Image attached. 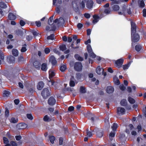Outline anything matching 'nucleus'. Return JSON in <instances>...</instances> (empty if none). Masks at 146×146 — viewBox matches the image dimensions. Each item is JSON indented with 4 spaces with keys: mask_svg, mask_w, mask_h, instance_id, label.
Wrapping results in <instances>:
<instances>
[{
    "mask_svg": "<svg viewBox=\"0 0 146 146\" xmlns=\"http://www.w3.org/2000/svg\"><path fill=\"white\" fill-rule=\"evenodd\" d=\"M18 70L17 69L14 68L12 72L11 75L7 74L5 76L9 80H13L17 78L18 76Z\"/></svg>",
    "mask_w": 146,
    "mask_h": 146,
    "instance_id": "nucleus-1",
    "label": "nucleus"
},
{
    "mask_svg": "<svg viewBox=\"0 0 146 146\" xmlns=\"http://www.w3.org/2000/svg\"><path fill=\"white\" fill-rule=\"evenodd\" d=\"M75 70L77 71H80L82 69V63L80 62H77L75 63L74 66Z\"/></svg>",
    "mask_w": 146,
    "mask_h": 146,
    "instance_id": "nucleus-2",
    "label": "nucleus"
},
{
    "mask_svg": "<svg viewBox=\"0 0 146 146\" xmlns=\"http://www.w3.org/2000/svg\"><path fill=\"white\" fill-rule=\"evenodd\" d=\"M127 12L128 14H131V13L130 9H127L126 10V7H123L122 8V11L119 12L118 13L119 15H125Z\"/></svg>",
    "mask_w": 146,
    "mask_h": 146,
    "instance_id": "nucleus-3",
    "label": "nucleus"
},
{
    "mask_svg": "<svg viewBox=\"0 0 146 146\" xmlns=\"http://www.w3.org/2000/svg\"><path fill=\"white\" fill-rule=\"evenodd\" d=\"M56 100L54 97L51 96L48 99V104L50 106H53L55 104Z\"/></svg>",
    "mask_w": 146,
    "mask_h": 146,
    "instance_id": "nucleus-4",
    "label": "nucleus"
},
{
    "mask_svg": "<svg viewBox=\"0 0 146 146\" xmlns=\"http://www.w3.org/2000/svg\"><path fill=\"white\" fill-rule=\"evenodd\" d=\"M132 40L133 42H137L138 41L139 39V35L137 34H134L133 33H131Z\"/></svg>",
    "mask_w": 146,
    "mask_h": 146,
    "instance_id": "nucleus-5",
    "label": "nucleus"
},
{
    "mask_svg": "<svg viewBox=\"0 0 146 146\" xmlns=\"http://www.w3.org/2000/svg\"><path fill=\"white\" fill-rule=\"evenodd\" d=\"M7 60L9 64L13 63L15 62V58L12 55L7 57Z\"/></svg>",
    "mask_w": 146,
    "mask_h": 146,
    "instance_id": "nucleus-6",
    "label": "nucleus"
},
{
    "mask_svg": "<svg viewBox=\"0 0 146 146\" xmlns=\"http://www.w3.org/2000/svg\"><path fill=\"white\" fill-rule=\"evenodd\" d=\"M123 62V60L122 59H118L115 61V66L118 68H120L121 67Z\"/></svg>",
    "mask_w": 146,
    "mask_h": 146,
    "instance_id": "nucleus-7",
    "label": "nucleus"
},
{
    "mask_svg": "<svg viewBox=\"0 0 146 146\" xmlns=\"http://www.w3.org/2000/svg\"><path fill=\"white\" fill-rule=\"evenodd\" d=\"M44 86V83L42 81H40L38 83L37 88L38 90H40L43 88Z\"/></svg>",
    "mask_w": 146,
    "mask_h": 146,
    "instance_id": "nucleus-8",
    "label": "nucleus"
},
{
    "mask_svg": "<svg viewBox=\"0 0 146 146\" xmlns=\"http://www.w3.org/2000/svg\"><path fill=\"white\" fill-rule=\"evenodd\" d=\"M49 60L51 62V63L53 65H54L56 64V61L54 56H51L50 57Z\"/></svg>",
    "mask_w": 146,
    "mask_h": 146,
    "instance_id": "nucleus-9",
    "label": "nucleus"
},
{
    "mask_svg": "<svg viewBox=\"0 0 146 146\" xmlns=\"http://www.w3.org/2000/svg\"><path fill=\"white\" fill-rule=\"evenodd\" d=\"M131 33H134L135 32L136 27L135 24L133 22H131Z\"/></svg>",
    "mask_w": 146,
    "mask_h": 146,
    "instance_id": "nucleus-10",
    "label": "nucleus"
},
{
    "mask_svg": "<svg viewBox=\"0 0 146 146\" xmlns=\"http://www.w3.org/2000/svg\"><path fill=\"white\" fill-rule=\"evenodd\" d=\"M8 17L9 19L10 20H14L16 18V16L12 13H9Z\"/></svg>",
    "mask_w": 146,
    "mask_h": 146,
    "instance_id": "nucleus-11",
    "label": "nucleus"
},
{
    "mask_svg": "<svg viewBox=\"0 0 146 146\" xmlns=\"http://www.w3.org/2000/svg\"><path fill=\"white\" fill-rule=\"evenodd\" d=\"M93 5V2L92 0L88 1L86 4L87 7L89 9L92 8Z\"/></svg>",
    "mask_w": 146,
    "mask_h": 146,
    "instance_id": "nucleus-12",
    "label": "nucleus"
},
{
    "mask_svg": "<svg viewBox=\"0 0 146 146\" xmlns=\"http://www.w3.org/2000/svg\"><path fill=\"white\" fill-rule=\"evenodd\" d=\"M117 111L118 112H120L122 115L124 114L125 112V109L121 107H119L117 108Z\"/></svg>",
    "mask_w": 146,
    "mask_h": 146,
    "instance_id": "nucleus-13",
    "label": "nucleus"
},
{
    "mask_svg": "<svg viewBox=\"0 0 146 146\" xmlns=\"http://www.w3.org/2000/svg\"><path fill=\"white\" fill-rule=\"evenodd\" d=\"M41 95L44 98H46L50 95L49 92H42Z\"/></svg>",
    "mask_w": 146,
    "mask_h": 146,
    "instance_id": "nucleus-14",
    "label": "nucleus"
},
{
    "mask_svg": "<svg viewBox=\"0 0 146 146\" xmlns=\"http://www.w3.org/2000/svg\"><path fill=\"white\" fill-rule=\"evenodd\" d=\"M74 77L73 76H72L70 79V81L69 83L70 85V86L74 87L75 85V83L74 81Z\"/></svg>",
    "mask_w": 146,
    "mask_h": 146,
    "instance_id": "nucleus-15",
    "label": "nucleus"
},
{
    "mask_svg": "<svg viewBox=\"0 0 146 146\" xmlns=\"http://www.w3.org/2000/svg\"><path fill=\"white\" fill-rule=\"evenodd\" d=\"M103 71V70L100 66L97 67L96 69V72L98 74H100Z\"/></svg>",
    "mask_w": 146,
    "mask_h": 146,
    "instance_id": "nucleus-16",
    "label": "nucleus"
},
{
    "mask_svg": "<svg viewBox=\"0 0 146 146\" xmlns=\"http://www.w3.org/2000/svg\"><path fill=\"white\" fill-rule=\"evenodd\" d=\"M12 54L15 56H17L18 55V51L16 49H13L12 50Z\"/></svg>",
    "mask_w": 146,
    "mask_h": 146,
    "instance_id": "nucleus-17",
    "label": "nucleus"
},
{
    "mask_svg": "<svg viewBox=\"0 0 146 146\" xmlns=\"http://www.w3.org/2000/svg\"><path fill=\"white\" fill-rule=\"evenodd\" d=\"M27 127V125L24 123H19V129H24Z\"/></svg>",
    "mask_w": 146,
    "mask_h": 146,
    "instance_id": "nucleus-18",
    "label": "nucleus"
},
{
    "mask_svg": "<svg viewBox=\"0 0 146 146\" xmlns=\"http://www.w3.org/2000/svg\"><path fill=\"white\" fill-rule=\"evenodd\" d=\"M113 81L116 85H118L120 84V82L118 78L116 76H114L113 77Z\"/></svg>",
    "mask_w": 146,
    "mask_h": 146,
    "instance_id": "nucleus-19",
    "label": "nucleus"
},
{
    "mask_svg": "<svg viewBox=\"0 0 146 146\" xmlns=\"http://www.w3.org/2000/svg\"><path fill=\"white\" fill-rule=\"evenodd\" d=\"M139 6L141 7H143L145 5L144 1L143 0H139L138 1Z\"/></svg>",
    "mask_w": 146,
    "mask_h": 146,
    "instance_id": "nucleus-20",
    "label": "nucleus"
},
{
    "mask_svg": "<svg viewBox=\"0 0 146 146\" xmlns=\"http://www.w3.org/2000/svg\"><path fill=\"white\" fill-rule=\"evenodd\" d=\"M93 17L94 19L93 21V23L95 24L98 21L99 17L98 15H95L93 16Z\"/></svg>",
    "mask_w": 146,
    "mask_h": 146,
    "instance_id": "nucleus-21",
    "label": "nucleus"
},
{
    "mask_svg": "<svg viewBox=\"0 0 146 146\" xmlns=\"http://www.w3.org/2000/svg\"><path fill=\"white\" fill-rule=\"evenodd\" d=\"M49 78L50 79L55 75V72L52 70H50L49 71Z\"/></svg>",
    "mask_w": 146,
    "mask_h": 146,
    "instance_id": "nucleus-22",
    "label": "nucleus"
},
{
    "mask_svg": "<svg viewBox=\"0 0 146 146\" xmlns=\"http://www.w3.org/2000/svg\"><path fill=\"white\" fill-rule=\"evenodd\" d=\"M33 65L36 68H38L40 66V64L38 61H35L34 62Z\"/></svg>",
    "mask_w": 146,
    "mask_h": 146,
    "instance_id": "nucleus-23",
    "label": "nucleus"
},
{
    "mask_svg": "<svg viewBox=\"0 0 146 146\" xmlns=\"http://www.w3.org/2000/svg\"><path fill=\"white\" fill-rule=\"evenodd\" d=\"M53 16L50 17L48 19V23L50 25H52L53 22Z\"/></svg>",
    "mask_w": 146,
    "mask_h": 146,
    "instance_id": "nucleus-24",
    "label": "nucleus"
},
{
    "mask_svg": "<svg viewBox=\"0 0 146 146\" xmlns=\"http://www.w3.org/2000/svg\"><path fill=\"white\" fill-rule=\"evenodd\" d=\"M10 121L11 123H15L18 122V119H15V117H12L10 120Z\"/></svg>",
    "mask_w": 146,
    "mask_h": 146,
    "instance_id": "nucleus-25",
    "label": "nucleus"
},
{
    "mask_svg": "<svg viewBox=\"0 0 146 146\" xmlns=\"http://www.w3.org/2000/svg\"><path fill=\"white\" fill-rule=\"evenodd\" d=\"M115 131L111 132L109 134V138L110 139L111 141L112 140V137L115 136Z\"/></svg>",
    "mask_w": 146,
    "mask_h": 146,
    "instance_id": "nucleus-26",
    "label": "nucleus"
},
{
    "mask_svg": "<svg viewBox=\"0 0 146 146\" xmlns=\"http://www.w3.org/2000/svg\"><path fill=\"white\" fill-rule=\"evenodd\" d=\"M120 104L121 106H126L127 105V102L125 100H122L120 102Z\"/></svg>",
    "mask_w": 146,
    "mask_h": 146,
    "instance_id": "nucleus-27",
    "label": "nucleus"
},
{
    "mask_svg": "<svg viewBox=\"0 0 146 146\" xmlns=\"http://www.w3.org/2000/svg\"><path fill=\"white\" fill-rule=\"evenodd\" d=\"M43 120L45 121H49L51 120V119L47 115H46L44 116Z\"/></svg>",
    "mask_w": 146,
    "mask_h": 146,
    "instance_id": "nucleus-28",
    "label": "nucleus"
},
{
    "mask_svg": "<svg viewBox=\"0 0 146 146\" xmlns=\"http://www.w3.org/2000/svg\"><path fill=\"white\" fill-rule=\"evenodd\" d=\"M87 47L88 52L89 54L93 52L91 46L90 44L88 45Z\"/></svg>",
    "mask_w": 146,
    "mask_h": 146,
    "instance_id": "nucleus-29",
    "label": "nucleus"
},
{
    "mask_svg": "<svg viewBox=\"0 0 146 146\" xmlns=\"http://www.w3.org/2000/svg\"><path fill=\"white\" fill-rule=\"evenodd\" d=\"M0 7L2 8H6L7 7V6L5 3L3 2H0Z\"/></svg>",
    "mask_w": 146,
    "mask_h": 146,
    "instance_id": "nucleus-30",
    "label": "nucleus"
},
{
    "mask_svg": "<svg viewBox=\"0 0 146 146\" xmlns=\"http://www.w3.org/2000/svg\"><path fill=\"white\" fill-rule=\"evenodd\" d=\"M117 127V124L116 123H114L113 126L111 127L113 131H116V129Z\"/></svg>",
    "mask_w": 146,
    "mask_h": 146,
    "instance_id": "nucleus-31",
    "label": "nucleus"
},
{
    "mask_svg": "<svg viewBox=\"0 0 146 146\" xmlns=\"http://www.w3.org/2000/svg\"><path fill=\"white\" fill-rule=\"evenodd\" d=\"M128 100L130 103L132 104L134 103L135 102L134 99L131 97H129L128 98Z\"/></svg>",
    "mask_w": 146,
    "mask_h": 146,
    "instance_id": "nucleus-32",
    "label": "nucleus"
},
{
    "mask_svg": "<svg viewBox=\"0 0 146 146\" xmlns=\"http://www.w3.org/2000/svg\"><path fill=\"white\" fill-rule=\"evenodd\" d=\"M75 57L76 59L79 61H82L83 60V58L81 57H80L78 54H76L75 55Z\"/></svg>",
    "mask_w": 146,
    "mask_h": 146,
    "instance_id": "nucleus-33",
    "label": "nucleus"
},
{
    "mask_svg": "<svg viewBox=\"0 0 146 146\" xmlns=\"http://www.w3.org/2000/svg\"><path fill=\"white\" fill-rule=\"evenodd\" d=\"M10 94V92H4L3 96V97H7L9 96Z\"/></svg>",
    "mask_w": 146,
    "mask_h": 146,
    "instance_id": "nucleus-34",
    "label": "nucleus"
},
{
    "mask_svg": "<svg viewBox=\"0 0 146 146\" xmlns=\"http://www.w3.org/2000/svg\"><path fill=\"white\" fill-rule=\"evenodd\" d=\"M47 68L46 65L45 64H43L42 65L41 69L44 71H46L47 70Z\"/></svg>",
    "mask_w": 146,
    "mask_h": 146,
    "instance_id": "nucleus-35",
    "label": "nucleus"
},
{
    "mask_svg": "<svg viewBox=\"0 0 146 146\" xmlns=\"http://www.w3.org/2000/svg\"><path fill=\"white\" fill-rule=\"evenodd\" d=\"M114 90V88L111 86H108L107 88V91H113Z\"/></svg>",
    "mask_w": 146,
    "mask_h": 146,
    "instance_id": "nucleus-36",
    "label": "nucleus"
},
{
    "mask_svg": "<svg viewBox=\"0 0 146 146\" xmlns=\"http://www.w3.org/2000/svg\"><path fill=\"white\" fill-rule=\"evenodd\" d=\"M50 142L52 144L54 143V141L55 140V137L54 136H50L49 137Z\"/></svg>",
    "mask_w": 146,
    "mask_h": 146,
    "instance_id": "nucleus-37",
    "label": "nucleus"
},
{
    "mask_svg": "<svg viewBox=\"0 0 146 146\" xmlns=\"http://www.w3.org/2000/svg\"><path fill=\"white\" fill-rule=\"evenodd\" d=\"M59 22H58V23L60 24H64V21L63 19V18L62 17L58 19Z\"/></svg>",
    "mask_w": 146,
    "mask_h": 146,
    "instance_id": "nucleus-38",
    "label": "nucleus"
},
{
    "mask_svg": "<svg viewBox=\"0 0 146 146\" xmlns=\"http://www.w3.org/2000/svg\"><path fill=\"white\" fill-rule=\"evenodd\" d=\"M66 69V67L65 65H63L61 66L60 67V70L62 71L63 72Z\"/></svg>",
    "mask_w": 146,
    "mask_h": 146,
    "instance_id": "nucleus-39",
    "label": "nucleus"
},
{
    "mask_svg": "<svg viewBox=\"0 0 146 146\" xmlns=\"http://www.w3.org/2000/svg\"><path fill=\"white\" fill-rule=\"evenodd\" d=\"M47 39V40H53L54 39V35L53 34H51L50 36H48Z\"/></svg>",
    "mask_w": 146,
    "mask_h": 146,
    "instance_id": "nucleus-40",
    "label": "nucleus"
},
{
    "mask_svg": "<svg viewBox=\"0 0 146 146\" xmlns=\"http://www.w3.org/2000/svg\"><path fill=\"white\" fill-rule=\"evenodd\" d=\"M60 50L62 51H64L66 50V48L65 45H62L60 47Z\"/></svg>",
    "mask_w": 146,
    "mask_h": 146,
    "instance_id": "nucleus-41",
    "label": "nucleus"
},
{
    "mask_svg": "<svg viewBox=\"0 0 146 146\" xmlns=\"http://www.w3.org/2000/svg\"><path fill=\"white\" fill-rule=\"evenodd\" d=\"M97 135L98 137H101L103 136V134L102 132L98 131L97 132Z\"/></svg>",
    "mask_w": 146,
    "mask_h": 146,
    "instance_id": "nucleus-42",
    "label": "nucleus"
},
{
    "mask_svg": "<svg viewBox=\"0 0 146 146\" xmlns=\"http://www.w3.org/2000/svg\"><path fill=\"white\" fill-rule=\"evenodd\" d=\"M26 45L25 44L24 46H23L21 50V52H25L27 50V49L26 48Z\"/></svg>",
    "mask_w": 146,
    "mask_h": 146,
    "instance_id": "nucleus-43",
    "label": "nucleus"
},
{
    "mask_svg": "<svg viewBox=\"0 0 146 146\" xmlns=\"http://www.w3.org/2000/svg\"><path fill=\"white\" fill-rule=\"evenodd\" d=\"M0 58L2 60H3L4 59V54L1 51H0Z\"/></svg>",
    "mask_w": 146,
    "mask_h": 146,
    "instance_id": "nucleus-44",
    "label": "nucleus"
},
{
    "mask_svg": "<svg viewBox=\"0 0 146 146\" xmlns=\"http://www.w3.org/2000/svg\"><path fill=\"white\" fill-rule=\"evenodd\" d=\"M135 49L137 51H139L141 48V46L140 45H137L135 46Z\"/></svg>",
    "mask_w": 146,
    "mask_h": 146,
    "instance_id": "nucleus-45",
    "label": "nucleus"
},
{
    "mask_svg": "<svg viewBox=\"0 0 146 146\" xmlns=\"http://www.w3.org/2000/svg\"><path fill=\"white\" fill-rule=\"evenodd\" d=\"M27 116L28 119L30 120H32L33 119V117L32 114L31 113L27 114Z\"/></svg>",
    "mask_w": 146,
    "mask_h": 146,
    "instance_id": "nucleus-46",
    "label": "nucleus"
},
{
    "mask_svg": "<svg viewBox=\"0 0 146 146\" xmlns=\"http://www.w3.org/2000/svg\"><path fill=\"white\" fill-rule=\"evenodd\" d=\"M4 143L5 144L8 143L9 142L8 139L6 137H3V138Z\"/></svg>",
    "mask_w": 146,
    "mask_h": 146,
    "instance_id": "nucleus-47",
    "label": "nucleus"
},
{
    "mask_svg": "<svg viewBox=\"0 0 146 146\" xmlns=\"http://www.w3.org/2000/svg\"><path fill=\"white\" fill-rule=\"evenodd\" d=\"M82 74L79 73H77L76 74V78L78 80L81 78Z\"/></svg>",
    "mask_w": 146,
    "mask_h": 146,
    "instance_id": "nucleus-48",
    "label": "nucleus"
},
{
    "mask_svg": "<svg viewBox=\"0 0 146 146\" xmlns=\"http://www.w3.org/2000/svg\"><path fill=\"white\" fill-rule=\"evenodd\" d=\"M9 110L7 108H6L5 111V116H6L8 117V116L9 115Z\"/></svg>",
    "mask_w": 146,
    "mask_h": 146,
    "instance_id": "nucleus-49",
    "label": "nucleus"
},
{
    "mask_svg": "<svg viewBox=\"0 0 146 146\" xmlns=\"http://www.w3.org/2000/svg\"><path fill=\"white\" fill-rule=\"evenodd\" d=\"M113 9L115 11H117L119 10V7L118 5H115L113 6Z\"/></svg>",
    "mask_w": 146,
    "mask_h": 146,
    "instance_id": "nucleus-50",
    "label": "nucleus"
},
{
    "mask_svg": "<svg viewBox=\"0 0 146 146\" xmlns=\"http://www.w3.org/2000/svg\"><path fill=\"white\" fill-rule=\"evenodd\" d=\"M10 143L12 146H17V144L15 141H11Z\"/></svg>",
    "mask_w": 146,
    "mask_h": 146,
    "instance_id": "nucleus-51",
    "label": "nucleus"
},
{
    "mask_svg": "<svg viewBox=\"0 0 146 146\" xmlns=\"http://www.w3.org/2000/svg\"><path fill=\"white\" fill-rule=\"evenodd\" d=\"M87 136L88 137H90L92 136V134L91 132L90 131H87Z\"/></svg>",
    "mask_w": 146,
    "mask_h": 146,
    "instance_id": "nucleus-52",
    "label": "nucleus"
},
{
    "mask_svg": "<svg viewBox=\"0 0 146 146\" xmlns=\"http://www.w3.org/2000/svg\"><path fill=\"white\" fill-rule=\"evenodd\" d=\"M7 37L9 39H11L10 40L11 41H13L14 40V39H12L13 38V36L12 35L9 34L8 35Z\"/></svg>",
    "mask_w": 146,
    "mask_h": 146,
    "instance_id": "nucleus-53",
    "label": "nucleus"
},
{
    "mask_svg": "<svg viewBox=\"0 0 146 146\" xmlns=\"http://www.w3.org/2000/svg\"><path fill=\"white\" fill-rule=\"evenodd\" d=\"M20 24L21 26H23L25 25V22L23 20H21L20 21Z\"/></svg>",
    "mask_w": 146,
    "mask_h": 146,
    "instance_id": "nucleus-54",
    "label": "nucleus"
},
{
    "mask_svg": "<svg viewBox=\"0 0 146 146\" xmlns=\"http://www.w3.org/2000/svg\"><path fill=\"white\" fill-rule=\"evenodd\" d=\"M50 50L48 48H46L44 49V52L46 54H47L50 52Z\"/></svg>",
    "mask_w": 146,
    "mask_h": 146,
    "instance_id": "nucleus-55",
    "label": "nucleus"
},
{
    "mask_svg": "<svg viewBox=\"0 0 146 146\" xmlns=\"http://www.w3.org/2000/svg\"><path fill=\"white\" fill-rule=\"evenodd\" d=\"M119 88L121 90L123 91L124 90L125 88V87L123 84L120 85Z\"/></svg>",
    "mask_w": 146,
    "mask_h": 146,
    "instance_id": "nucleus-56",
    "label": "nucleus"
},
{
    "mask_svg": "<svg viewBox=\"0 0 146 146\" xmlns=\"http://www.w3.org/2000/svg\"><path fill=\"white\" fill-rule=\"evenodd\" d=\"M129 64L125 65L123 66V68L124 70L127 69L129 67Z\"/></svg>",
    "mask_w": 146,
    "mask_h": 146,
    "instance_id": "nucleus-57",
    "label": "nucleus"
},
{
    "mask_svg": "<svg viewBox=\"0 0 146 146\" xmlns=\"http://www.w3.org/2000/svg\"><path fill=\"white\" fill-rule=\"evenodd\" d=\"M90 56L93 58H95L96 57V55L93 52L89 54Z\"/></svg>",
    "mask_w": 146,
    "mask_h": 146,
    "instance_id": "nucleus-58",
    "label": "nucleus"
},
{
    "mask_svg": "<svg viewBox=\"0 0 146 146\" xmlns=\"http://www.w3.org/2000/svg\"><path fill=\"white\" fill-rule=\"evenodd\" d=\"M80 91H85L86 90L85 88L83 86H81L80 88Z\"/></svg>",
    "mask_w": 146,
    "mask_h": 146,
    "instance_id": "nucleus-59",
    "label": "nucleus"
},
{
    "mask_svg": "<svg viewBox=\"0 0 146 146\" xmlns=\"http://www.w3.org/2000/svg\"><path fill=\"white\" fill-rule=\"evenodd\" d=\"M32 38V36L31 35H29L27 37V39L28 41L31 40Z\"/></svg>",
    "mask_w": 146,
    "mask_h": 146,
    "instance_id": "nucleus-60",
    "label": "nucleus"
},
{
    "mask_svg": "<svg viewBox=\"0 0 146 146\" xmlns=\"http://www.w3.org/2000/svg\"><path fill=\"white\" fill-rule=\"evenodd\" d=\"M74 109V108L72 106L69 107L68 108V110L70 111H72Z\"/></svg>",
    "mask_w": 146,
    "mask_h": 146,
    "instance_id": "nucleus-61",
    "label": "nucleus"
},
{
    "mask_svg": "<svg viewBox=\"0 0 146 146\" xmlns=\"http://www.w3.org/2000/svg\"><path fill=\"white\" fill-rule=\"evenodd\" d=\"M104 12L106 14L109 13L110 12V9H105Z\"/></svg>",
    "mask_w": 146,
    "mask_h": 146,
    "instance_id": "nucleus-62",
    "label": "nucleus"
},
{
    "mask_svg": "<svg viewBox=\"0 0 146 146\" xmlns=\"http://www.w3.org/2000/svg\"><path fill=\"white\" fill-rule=\"evenodd\" d=\"M143 16L144 17H146V10L144 9L143 11Z\"/></svg>",
    "mask_w": 146,
    "mask_h": 146,
    "instance_id": "nucleus-63",
    "label": "nucleus"
},
{
    "mask_svg": "<svg viewBox=\"0 0 146 146\" xmlns=\"http://www.w3.org/2000/svg\"><path fill=\"white\" fill-rule=\"evenodd\" d=\"M35 23L36 24V26L37 27H40L41 26V23L40 21H36Z\"/></svg>",
    "mask_w": 146,
    "mask_h": 146,
    "instance_id": "nucleus-64",
    "label": "nucleus"
}]
</instances>
